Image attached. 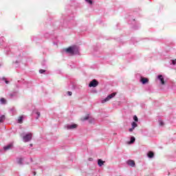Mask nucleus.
I'll list each match as a JSON object with an SVG mask.
<instances>
[{
    "mask_svg": "<svg viewBox=\"0 0 176 176\" xmlns=\"http://www.w3.org/2000/svg\"><path fill=\"white\" fill-rule=\"evenodd\" d=\"M65 52L67 53H69V54H78L79 53V47H78L76 45H74L67 48Z\"/></svg>",
    "mask_w": 176,
    "mask_h": 176,
    "instance_id": "obj_1",
    "label": "nucleus"
},
{
    "mask_svg": "<svg viewBox=\"0 0 176 176\" xmlns=\"http://www.w3.org/2000/svg\"><path fill=\"white\" fill-rule=\"evenodd\" d=\"M32 140V133H28L23 136V140L24 142H28Z\"/></svg>",
    "mask_w": 176,
    "mask_h": 176,
    "instance_id": "obj_2",
    "label": "nucleus"
},
{
    "mask_svg": "<svg viewBox=\"0 0 176 176\" xmlns=\"http://www.w3.org/2000/svg\"><path fill=\"white\" fill-rule=\"evenodd\" d=\"M115 96H116V92L111 94L105 99L102 100V104H105V102H107V101H109V100H111V98H113V97H115Z\"/></svg>",
    "mask_w": 176,
    "mask_h": 176,
    "instance_id": "obj_3",
    "label": "nucleus"
},
{
    "mask_svg": "<svg viewBox=\"0 0 176 176\" xmlns=\"http://www.w3.org/2000/svg\"><path fill=\"white\" fill-rule=\"evenodd\" d=\"M89 86V87H97V86H98V82L97 80L94 79L90 82Z\"/></svg>",
    "mask_w": 176,
    "mask_h": 176,
    "instance_id": "obj_4",
    "label": "nucleus"
},
{
    "mask_svg": "<svg viewBox=\"0 0 176 176\" xmlns=\"http://www.w3.org/2000/svg\"><path fill=\"white\" fill-rule=\"evenodd\" d=\"M76 127H78L76 124H67L66 126L67 130H74V129H76Z\"/></svg>",
    "mask_w": 176,
    "mask_h": 176,
    "instance_id": "obj_5",
    "label": "nucleus"
},
{
    "mask_svg": "<svg viewBox=\"0 0 176 176\" xmlns=\"http://www.w3.org/2000/svg\"><path fill=\"white\" fill-rule=\"evenodd\" d=\"M13 148V143H10L8 145L3 147L4 151H9Z\"/></svg>",
    "mask_w": 176,
    "mask_h": 176,
    "instance_id": "obj_6",
    "label": "nucleus"
},
{
    "mask_svg": "<svg viewBox=\"0 0 176 176\" xmlns=\"http://www.w3.org/2000/svg\"><path fill=\"white\" fill-rule=\"evenodd\" d=\"M128 166H131V167H134L135 166V162L133 160H129L127 161Z\"/></svg>",
    "mask_w": 176,
    "mask_h": 176,
    "instance_id": "obj_7",
    "label": "nucleus"
},
{
    "mask_svg": "<svg viewBox=\"0 0 176 176\" xmlns=\"http://www.w3.org/2000/svg\"><path fill=\"white\" fill-rule=\"evenodd\" d=\"M140 81L142 82V85H145L149 82V80L146 78H141Z\"/></svg>",
    "mask_w": 176,
    "mask_h": 176,
    "instance_id": "obj_8",
    "label": "nucleus"
},
{
    "mask_svg": "<svg viewBox=\"0 0 176 176\" xmlns=\"http://www.w3.org/2000/svg\"><path fill=\"white\" fill-rule=\"evenodd\" d=\"M157 78L159 80H160L162 85H164V78H163V76L159 75Z\"/></svg>",
    "mask_w": 176,
    "mask_h": 176,
    "instance_id": "obj_9",
    "label": "nucleus"
},
{
    "mask_svg": "<svg viewBox=\"0 0 176 176\" xmlns=\"http://www.w3.org/2000/svg\"><path fill=\"white\" fill-rule=\"evenodd\" d=\"M104 163H105V162L102 161L100 159H99L98 160V164L99 167H101L102 166H104Z\"/></svg>",
    "mask_w": 176,
    "mask_h": 176,
    "instance_id": "obj_10",
    "label": "nucleus"
},
{
    "mask_svg": "<svg viewBox=\"0 0 176 176\" xmlns=\"http://www.w3.org/2000/svg\"><path fill=\"white\" fill-rule=\"evenodd\" d=\"M16 163L18 164H23V158H21V157L17 158Z\"/></svg>",
    "mask_w": 176,
    "mask_h": 176,
    "instance_id": "obj_11",
    "label": "nucleus"
},
{
    "mask_svg": "<svg viewBox=\"0 0 176 176\" xmlns=\"http://www.w3.org/2000/svg\"><path fill=\"white\" fill-rule=\"evenodd\" d=\"M147 156L150 158H152L153 157V156H155V154L153 153V152L149 151L147 154Z\"/></svg>",
    "mask_w": 176,
    "mask_h": 176,
    "instance_id": "obj_12",
    "label": "nucleus"
},
{
    "mask_svg": "<svg viewBox=\"0 0 176 176\" xmlns=\"http://www.w3.org/2000/svg\"><path fill=\"white\" fill-rule=\"evenodd\" d=\"M0 102L1 104H6V100L3 98H0Z\"/></svg>",
    "mask_w": 176,
    "mask_h": 176,
    "instance_id": "obj_13",
    "label": "nucleus"
},
{
    "mask_svg": "<svg viewBox=\"0 0 176 176\" xmlns=\"http://www.w3.org/2000/svg\"><path fill=\"white\" fill-rule=\"evenodd\" d=\"M4 121H5V116L3 115L0 117V123H3V122Z\"/></svg>",
    "mask_w": 176,
    "mask_h": 176,
    "instance_id": "obj_14",
    "label": "nucleus"
},
{
    "mask_svg": "<svg viewBox=\"0 0 176 176\" xmlns=\"http://www.w3.org/2000/svg\"><path fill=\"white\" fill-rule=\"evenodd\" d=\"M135 142V138H134L133 136L131 137L130 144H134Z\"/></svg>",
    "mask_w": 176,
    "mask_h": 176,
    "instance_id": "obj_15",
    "label": "nucleus"
},
{
    "mask_svg": "<svg viewBox=\"0 0 176 176\" xmlns=\"http://www.w3.org/2000/svg\"><path fill=\"white\" fill-rule=\"evenodd\" d=\"M18 123H23V116L19 117V118L18 119Z\"/></svg>",
    "mask_w": 176,
    "mask_h": 176,
    "instance_id": "obj_16",
    "label": "nucleus"
},
{
    "mask_svg": "<svg viewBox=\"0 0 176 176\" xmlns=\"http://www.w3.org/2000/svg\"><path fill=\"white\" fill-rule=\"evenodd\" d=\"M131 125H132L133 129H135V127H137V126H138V124H137V123H135V122H133Z\"/></svg>",
    "mask_w": 176,
    "mask_h": 176,
    "instance_id": "obj_17",
    "label": "nucleus"
},
{
    "mask_svg": "<svg viewBox=\"0 0 176 176\" xmlns=\"http://www.w3.org/2000/svg\"><path fill=\"white\" fill-rule=\"evenodd\" d=\"M133 120H135V122H138V118L137 117V116H133Z\"/></svg>",
    "mask_w": 176,
    "mask_h": 176,
    "instance_id": "obj_18",
    "label": "nucleus"
},
{
    "mask_svg": "<svg viewBox=\"0 0 176 176\" xmlns=\"http://www.w3.org/2000/svg\"><path fill=\"white\" fill-rule=\"evenodd\" d=\"M36 113L37 115L36 119H39V116H41V113L37 111Z\"/></svg>",
    "mask_w": 176,
    "mask_h": 176,
    "instance_id": "obj_19",
    "label": "nucleus"
},
{
    "mask_svg": "<svg viewBox=\"0 0 176 176\" xmlns=\"http://www.w3.org/2000/svg\"><path fill=\"white\" fill-rule=\"evenodd\" d=\"M159 123H160V126L164 125V122H163V121H162V120H159Z\"/></svg>",
    "mask_w": 176,
    "mask_h": 176,
    "instance_id": "obj_20",
    "label": "nucleus"
},
{
    "mask_svg": "<svg viewBox=\"0 0 176 176\" xmlns=\"http://www.w3.org/2000/svg\"><path fill=\"white\" fill-rule=\"evenodd\" d=\"M85 1H86V2L89 3L90 5H91V3H93V1L91 0H85Z\"/></svg>",
    "mask_w": 176,
    "mask_h": 176,
    "instance_id": "obj_21",
    "label": "nucleus"
},
{
    "mask_svg": "<svg viewBox=\"0 0 176 176\" xmlns=\"http://www.w3.org/2000/svg\"><path fill=\"white\" fill-rule=\"evenodd\" d=\"M171 61H172L173 65H175V64H176V59L172 60Z\"/></svg>",
    "mask_w": 176,
    "mask_h": 176,
    "instance_id": "obj_22",
    "label": "nucleus"
},
{
    "mask_svg": "<svg viewBox=\"0 0 176 176\" xmlns=\"http://www.w3.org/2000/svg\"><path fill=\"white\" fill-rule=\"evenodd\" d=\"M39 72H40V74H43V73L45 72V70L40 69V70H39Z\"/></svg>",
    "mask_w": 176,
    "mask_h": 176,
    "instance_id": "obj_23",
    "label": "nucleus"
},
{
    "mask_svg": "<svg viewBox=\"0 0 176 176\" xmlns=\"http://www.w3.org/2000/svg\"><path fill=\"white\" fill-rule=\"evenodd\" d=\"M89 116H86L85 118H84L83 119H82V120H87L88 119H89Z\"/></svg>",
    "mask_w": 176,
    "mask_h": 176,
    "instance_id": "obj_24",
    "label": "nucleus"
},
{
    "mask_svg": "<svg viewBox=\"0 0 176 176\" xmlns=\"http://www.w3.org/2000/svg\"><path fill=\"white\" fill-rule=\"evenodd\" d=\"M67 93H68L69 96H72V91H68Z\"/></svg>",
    "mask_w": 176,
    "mask_h": 176,
    "instance_id": "obj_25",
    "label": "nucleus"
},
{
    "mask_svg": "<svg viewBox=\"0 0 176 176\" xmlns=\"http://www.w3.org/2000/svg\"><path fill=\"white\" fill-rule=\"evenodd\" d=\"M133 130H134V129H133V127L129 129V131H130L131 133V131H133Z\"/></svg>",
    "mask_w": 176,
    "mask_h": 176,
    "instance_id": "obj_26",
    "label": "nucleus"
},
{
    "mask_svg": "<svg viewBox=\"0 0 176 176\" xmlns=\"http://www.w3.org/2000/svg\"><path fill=\"white\" fill-rule=\"evenodd\" d=\"M89 162H92L93 158H89Z\"/></svg>",
    "mask_w": 176,
    "mask_h": 176,
    "instance_id": "obj_27",
    "label": "nucleus"
},
{
    "mask_svg": "<svg viewBox=\"0 0 176 176\" xmlns=\"http://www.w3.org/2000/svg\"><path fill=\"white\" fill-rule=\"evenodd\" d=\"M6 83L8 85L9 83L8 80H6Z\"/></svg>",
    "mask_w": 176,
    "mask_h": 176,
    "instance_id": "obj_28",
    "label": "nucleus"
}]
</instances>
